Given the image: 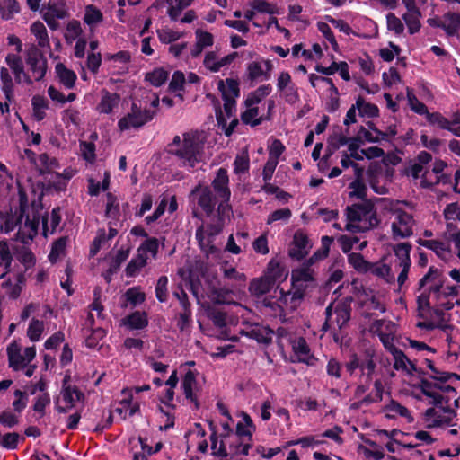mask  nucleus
Segmentation results:
<instances>
[{
	"mask_svg": "<svg viewBox=\"0 0 460 460\" xmlns=\"http://www.w3.org/2000/svg\"><path fill=\"white\" fill-rule=\"evenodd\" d=\"M24 64L18 54L8 53L5 63L8 67L0 68V90L4 97H0V112L3 116L10 115V105L15 102V84L31 85L41 81L48 70V60L44 52L35 45H31L24 53Z\"/></svg>",
	"mask_w": 460,
	"mask_h": 460,
	"instance_id": "nucleus-1",
	"label": "nucleus"
},
{
	"mask_svg": "<svg viewBox=\"0 0 460 460\" xmlns=\"http://www.w3.org/2000/svg\"><path fill=\"white\" fill-rule=\"evenodd\" d=\"M429 385H425V394L429 398L430 407L426 409L421 416L423 424L428 429L449 427L454 425L456 412L453 402H457V392L454 386H447L446 392L437 393Z\"/></svg>",
	"mask_w": 460,
	"mask_h": 460,
	"instance_id": "nucleus-2",
	"label": "nucleus"
},
{
	"mask_svg": "<svg viewBox=\"0 0 460 460\" xmlns=\"http://www.w3.org/2000/svg\"><path fill=\"white\" fill-rule=\"evenodd\" d=\"M345 367L350 376H353L358 369L360 371L358 385L354 393L356 398L361 399V402L365 404L382 401L385 387L381 379H376L374 382L373 390L366 394L369 390L376 367L373 355L366 354L363 357H359L357 354H353L346 363Z\"/></svg>",
	"mask_w": 460,
	"mask_h": 460,
	"instance_id": "nucleus-3",
	"label": "nucleus"
},
{
	"mask_svg": "<svg viewBox=\"0 0 460 460\" xmlns=\"http://www.w3.org/2000/svg\"><path fill=\"white\" fill-rule=\"evenodd\" d=\"M204 143L201 135L198 131H189L180 136H175L172 142L168 145V152L176 156L181 166L192 169L201 162L203 156Z\"/></svg>",
	"mask_w": 460,
	"mask_h": 460,
	"instance_id": "nucleus-4",
	"label": "nucleus"
},
{
	"mask_svg": "<svg viewBox=\"0 0 460 460\" xmlns=\"http://www.w3.org/2000/svg\"><path fill=\"white\" fill-rule=\"evenodd\" d=\"M346 216V229L353 233L366 232L376 227L380 222L374 205L367 200L348 207Z\"/></svg>",
	"mask_w": 460,
	"mask_h": 460,
	"instance_id": "nucleus-5",
	"label": "nucleus"
},
{
	"mask_svg": "<svg viewBox=\"0 0 460 460\" xmlns=\"http://www.w3.org/2000/svg\"><path fill=\"white\" fill-rule=\"evenodd\" d=\"M402 205H408V203L397 201L390 210V236L393 241L412 237L417 226L413 213L403 208Z\"/></svg>",
	"mask_w": 460,
	"mask_h": 460,
	"instance_id": "nucleus-6",
	"label": "nucleus"
},
{
	"mask_svg": "<svg viewBox=\"0 0 460 460\" xmlns=\"http://www.w3.org/2000/svg\"><path fill=\"white\" fill-rule=\"evenodd\" d=\"M417 316L420 320L416 323V327L419 329L432 331L445 328V313L442 309L430 305L429 294L426 291L417 296Z\"/></svg>",
	"mask_w": 460,
	"mask_h": 460,
	"instance_id": "nucleus-7",
	"label": "nucleus"
},
{
	"mask_svg": "<svg viewBox=\"0 0 460 460\" xmlns=\"http://www.w3.org/2000/svg\"><path fill=\"white\" fill-rule=\"evenodd\" d=\"M212 188L217 198V214L221 219L229 218L232 214V207L229 204L231 190L229 188V176L226 168H219L212 181Z\"/></svg>",
	"mask_w": 460,
	"mask_h": 460,
	"instance_id": "nucleus-8",
	"label": "nucleus"
},
{
	"mask_svg": "<svg viewBox=\"0 0 460 460\" xmlns=\"http://www.w3.org/2000/svg\"><path fill=\"white\" fill-rule=\"evenodd\" d=\"M84 398V394L71 383V376L66 373L62 380L60 394L55 402L57 411L67 412L75 406L76 402H83Z\"/></svg>",
	"mask_w": 460,
	"mask_h": 460,
	"instance_id": "nucleus-9",
	"label": "nucleus"
},
{
	"mask_svg": "<svg viewBox=\"0 0 460 460\" xmlns=\"http://www.w3.org/2000/svg\"><path fill=\"white\" fill-rule=\"evenodd\" d=\"M226 218L221 219L217 214V220L211 224H203L196 231V238L201 250L207 256L217 254L218 249L214 244L216 237L222 232Z\"/></svg>",
	"mask_w": 460,
	"mask_h": 460,
	"instance_id": "nucleus-10",
	"label": "nucleus"
},
{
	"mask_svg": "<svg viewBox=\"0 0 460 460\" xmlns=\"http://www.w3.org/2000/svg\"><path fill=\"white\" fill-rule=\"evenodd\" d=\"M423 364L430 371L428 375L431 378V380L421 381L420 388L423 394H425L426 385L431 386L434 392L441 394V392H446L445 388H447V386H453L452 383L457 380V376L456 374L439 369L429 358H425Z\"/></svg>",
	"mask_w": 460,
	"mask_h": 460,
	"instance_id": "nucleus-11",
	"label": "nucleus"
},
{
	"mask_svg": "<svg viewBox=\"0 0 460 460\" xmlns=\"http://www.w3.org/2000/svg\"><path fill=\"white\" fill-rule=\"evenodd\" d=\"M7 357L9 367L13 371H20L35 358L36 349L34 346L27 347L22 352L21 345L13 341L7 346Z\"/></svg>",
	"mask_w": 460,
	"mask_h": 460,
	"instance_id": "nucleus-12",
	"label": "nucleus"
},
{
	"mask_svg": "<svg viewBox=\"0 0 460 460\" xmlns=\"http://www.w3.org/2000/svg\"><path fill=\"white\" fill-rule=\"evenodd\" d=\"M326 320L323 330L327 331L337 327L341 329L350 319V305L346 302H339L333 307L330 305L326 310Z\"/></svg>",
	"mask_w": 460,
	"mask_h": 460,
	"instance_id": "nucleus-13",
	"label": "nucleus"
},
{
	"mask_svg": "<svg viewBox=\"0 0 460 460\" xmlns=\"http://www.w3.org/2000/svg\"><path fill=\"white\" fill-rule=\"evenodd\" d=\"M153 112L149 110H142L136 103H132L130 111L118 121L120 131L132 128H139L153 119Z\"/></svg>",
	"mask_w": 460,
	"mask_h": 460,
	"instance_id": "nucleus-14",
	"label": "nucleus"
},
{
	"mask_svg": "<svg viewBox=\"0 0 460 460\" xmlns=\"http://www.w3.org/2000/svg\"><path fill=\"white\" fill-rule=\"evenodd\" d=\"M190 201L201 208L209 217L215 210L217 198L213 195L209 186L198 184L190 194Z\"/></svg>",
	"mask_w": 460,
	"mask_h": 460,
	"instance_id": "nucleus-15",
	"label": "nucleus"
},
{
	"mask_svg": "<svg viewBox=\"0 0 460 460\" xmlns=\"http://www.w3.org/2000/svg\"><path fill=\"white\" fill-rule=\"evenodd\" d=\"M236 101H224L223 111H216V118L219 127L222 128L226 136L229 137L238 125L235 118Z\"/></svg>",
	"mask_w": 460,
	"mask_h": 460,
	"instance_id": "nucleus-16",
	"label": "nucleus"
},
{
	"mask_svg": "<svg viewBox=\"0 0 460 460\" xmlns=\"http://www.w3.org/2000/svg\"><path fill=\"white\" fill-rule=\"evenodd\" d=\"M197 370L188 369L184 372L181 381V390L188 402L193 403L195 409H199V394L200 386L197 381Z\"/></svg>",
	"mask_w": 460,
	"mask_h": 460,
	"instance_id": "nucleus-17",
	"label": "nucleus"
},
{
	"mask_svg": "<svg viewBox=\"0 0 460 460\" xmlns=\"http://www.w3.org/2000/svg\"><path fill=\"white\" fill-rule=\"evenodd\" d=\"M371 333L377 335L387 350L394 346V335L396 332V325L389 320L378 319L375 320L369 327Z\"/></svg>",
	"mask_w": 460,
	"mask_h": 460,
	"instance_id": "nucleus-18",
	"label": "nucleus"
},
{
	"mask_svg": "<svg viewBox=\"0 0 460 460\" xmlns=\"http://www.w3.org/2000/svg\"><path fill=\"white\" fill-rule=\"evenodd\" d=\"M444 281L443 272L439 269L431 266L429 271L420 279L418 291H421V293L426 291L430 296L431 294L438 293V289L442 288Z\"/></svg>",
	"mask_w": 460,
	"mask_h": 460,
	"instance_id": "nucleus-19",
	"label": "nucleus"
},
{
	"mask_svg": "<svg viewBox=\"0 0 460 460\" xmlns=\"http://www.w3.org/2000/svg\"><path fill=\"white\" fill-rule=\"evenodd\" d=\"M208 317L214 325L220 331L221 337L225 340L237 341V337L231 336L228 330V324L233 323V319L224 310L223 307H210L207 311Z\"/></svg>",
	"mask_w": 460,
	"mask_h": 460,
	"instance_id": "nucleus-20",
	"label": "nucleus"
},
{
	"mask_svg": "<svg viewBox=\"0 0 460 460\" xmlns=\"http://www.w3.org/2000/svg\"><path fill=\"white\" fill-rule=\"evenodd\" d=\"M273 63L270 59H260L247 64L246 75L252 82L267 81L271 77Z\"/></svg>",
	"mask_w": 460,
	"mask_h": 460,
	"instance_id": "nucleus-21",
	"label": "nucleus"
},
{
	"mask_svg": "<svg viewBox=\"0 0 460 460\" xmlns=\"http://www.w3.org/2000/svg\"><path fill=\"white\" fill-rule=\"evenodd\" d=\"M460 296L458 287L443 286L438 293L431 294L430 297L434 301V305L440 309L450 310L457 303V297Z\"/></svg>",
	"mask_w": 460,
	"mask_h": 460,
	"instance_id": "nucleus-22",
	"label": "nucleus"
},
{
	"mask_svg": "<svg viewBox=\"0 0 460 460\" xmlns=\"http://www.w3.org/2000/svg\"><path fill=\"white\" fill-rule=\"evenodd\" d=\"M66 14L64 0H49L48 5L42 10V18L52 30L58 28L57 21L64 19Z\"/></svg>",
	"mask_w": 460,
	"mask_h": 460,
	"instance_id": "nucleus-23",
	"label": "nucleus"
},
{
	"mask_svg": "<svg viewBox=\"0 0 460 460\" xmlns=\"http://www.w3.org/2000/svg\"><path fill=\"white\" fill-rule=\"evenodd\" d=\"M447 223V234L448 236H456L460 243V203L453 202L446 206L443 211Z\"/></svg>",
	"mask_w": 460,
	"mask_h": 460,
	"instance_id": "nucleus-24",
	"label": "nucleus"
},
{
	"mask_svg": "<svg viewBox=\"0 0 460 460\" xmlns=\"http://www.w3.org/2000/svg\"><path fill=\"white\" fill-rule=\"evenodd\" d=\"M206 430L200 423H194L193 426L185 433L184 438L187 444V449L196 447L200 453L208 451V444L206 439Z\"/></svg>",
	"mask_w": 460,
	"mask_h": 460,
	"instance_id": "nucleus-25",
	"label": "nucleus"
},
{
	"mask_svg": "<svg viewBox=\"0 0 460 460\" xmlns=\"http://www.w3.org/2000/svg\"><path fill=\"white\" fill-rule=\"evenodd\" d=\"M387 351L393 356V367L396 371H399L402 375L408 376H413L418 372L416 364L409 359L402 349L394 346L387 349Z\"/></svg>",
	"mask_w": 460,
	"mask_h": 460,
	"instance_id": "nucleus-26",
	"label": "nucleus"
},
{
	"mask_svg": "<svg viewBox=\"0 0 460 460\" xmlns=\"http://www.w3.org/2000/svg\"><path fill=\"white\" fill-rule=\"evenodd\" d=\"M237 58V52H232L220 58L217 52L208 51L205 54L203 66L211 73H217L223 67L230 66Z\"/></svg>",
	"mask_w": 460,
	"mask_h": 460,
	"instance_id": "nucleus-27",
	"label": "nucleus"
},
{
	"mask_svg": "<svg viewBox=\"0 0 460 460\" xmlns=\"http://www.w3.org/2000/svg\"><path fill=\"white\" fill-rule=\"evenodd\" d=\"M120 102L121 97L119 93L102 89L95 110L99 114L111 115L119 109Z\"/></svg>",
	"mask_w": 460,
	"mask_h": 460,
	"instance_id": "nucleus-28",
	"label": "nucleus"
},
{
	"mask_svg": "<svg viewBox=\"0 0 460 460\" xmlns=\"http://www.w3.org/2000/svg\"><path fill=\"white\" fill-rule=\"evenodd\" d=\"M122 399L119 402L115 411L122 418L131 417L140 411L138 401L132 398V390L123 389L121 391Z\"/></svg>",
	"mask_w": 460,
	"mask_h": 460,
	"instance_id": "nucleus-29",
	"label": "nucleus"
},
{
	"mask_svg": "<svg viewBox=\"0 0 460 460\" xmlns=\"http://www.w3.org/2000/svg\"><path fill=\"white\" fill-rule=\"evenodd\" d=\"M311 248L307 235L302 231H296L289 249V255L298 261L304 259Z\"/></svg>",
	"mask_w": 460,
	"mask_h": 460,
	"instance_id": "nucleus-30",
	"label": "nucleus"
},
{
	"mask_svg": "<svg viewBox=\"0 0 460 460\" xmlns=\"http://www.w3.org/2000/svg\"><path fill=\"white\" fill-rule=\"evenodd\" d=\"M292 349L296 360L308 366H314L316 358L311 353L310 348L305 338L300 337L292 341Z\"/></svg>",
	"mask_w": 460,
	"mask_h": 460,
	"instance_id": "nucleus-31",
	"label": "nucleus"
},
{
	"mask_svg": "<svg viewBox=\"0 0 460 460\" xmlns=\"http://www.w3.org/2000/svg\"><path fill=\"white\" fill-rule=\"evenodd\" d=\"M239 333L254 339L260 343L268 344L272 340L273 331L267 326L254 323L246 329H240Z\"/></svg>",
	"mask_w": 460,
	"mask_h": 460,
	"instance_id": "nucleus-32",
	"label": "nucleus"
},
{
	"mask_svg": "<svg viewBox=\"0 0 460 460\" xmlns=\"http://www.w3.org/2000/svg\"><path fill=\"white\" fill-rule=\"evenodd\" d=\"M393 172L385 168V170H376L370 175L369 183L375 192L385 194L387 192V184L392 181Z\"/></svg>",
	"mask_w": 460,
	"mask_h": 460,
	"instance_id": "nucleus-33",
	"label": "nucleus"
},
{
	"mask_svg": "<svg viewBox=\"0 0 460 460\" xmlns=\"http://www.w3.org/2000/svg\"><path fill=\"white\" fill-rule=\"evenodd\" d=\"M309 82L318 92H326L331 99H336L339 95L338 88L331 78L317 75L315 74H310Z\"/></svg>",
	"mask_w": 460,
	"mask_h": 460,
	"instance_id": "nucleus-34",
	"label": "nucleus"
},
{
	"mask_svg": "<svg viewBox=\"0 0 460 460\" xmlns=\"http://www.w3.org/2000/svg\"><path fill=\"white\" fill-rule=\"evenodd\" d=\"M385 417L388 419H402L406 423H411L414 418L411 411L398 402L392 400L384 409Z\"/></svg>",
	"mask_w": 460,
	"mask_h": 460,
	"instance_id": "nucleus-35",
	"label": "nucleus"
},
{
	"mask_svg": "<svg viewBox=\"0 0 460 460\" xmlns=\"http://www.w3.org/2000/svg\"><path fill=\"white\" fill-rule=\"evenodd\" d=\"M30 32L34 37L38 49L42 51L45 49L50 50V40L46 26L43 22L36 21L30 26Z\"/></svg>",
	"mask_w": 460,
	"mask_h": 460,
	"instance_id": "nucleus-36",
	"label": "nucleus"
},
{
	"mask_svg": "<svg viewBox=\"0 0 460 460\" xmlns=\"http://www.w3.org/2000/svg\"><path fill=\"white\" fill-rule=\"evenodd\" d=\"M240 416L242 417V420L237 423L234 437L240 438L252 443V435L256 430V426L250 415L246 412H241Z\"/></svg>",
	"mask_w": 460,
	"mask_h": 460,
	"instance_id": "nucleus-37",
	"label": "nucleus"
},
{
	"mask_svg": "<svg viewBox=\"0 0 460 460\" xmlns=\"http://www.w3.org/2000/svg\"><path fill=\"white\" fill-rule=\"evenodd\" d=\"M55 73L66 89L71 90L75 87L77 75L72 69L67 68L63 63H58L55 66Z\"/></svg>",
	"mask_w": 460,
	"mask_h": 460,
	"instance_id": "nucleus-38",
	"label": "nucleus"
},
{
	"mask_svg": "<svg viewBox=\"0 0 460 460\" xmlns=\"http://www.w3.org/2000/svg\"><path fill=\"white\" fill-rule=\"evenodd\" d=\"M392 250L396 258V266L411 265L410 257L412 245L409 242H399L392 246Z\"/></svg>",
	"mask_w": 460,
	"mask_h": 460,
	"instance_id": "nucleus-39",
	"label": "nucleus"
},
{
	"mask_svg": "<svg viewBox=\"0 0 460 460\" xmlns=\"http://www.w3.org/2000/svg\"><path fill=\"white\" fill-rule=\"evenodd\" d=\"M218 89L224 101H236L240 93L238 82L232 78H227L226 81L220 80Z\"/></svg>",
	"mask_w": 460,
	"mask_h": 460,
	"instance_id": "nucleus-40",
	"label": "nucleus"
},
{
	"mask_svg": "<svg viewBox=\"0 0 460 460\" xmlns=\"http://www.w3.org/2000/svg\"><path fill=\"white\" fill-rule=\"evenodd\" d=\"M39 221L31 220L29 217H26L23 226H21L18 230V239L24 244L32 241L38 233Z\"/></svg>",
	"mask_w": 460,
	"mask_h": 460,
	"instance_id": "nucleus-41",
	"label": "nucleus"
},
{
	"mask_svg": "<svg viewBox=\"0 0 460 460\" xmlns=\"http://www.w3.org/2000/svg\"><path fill=\"white\" fill-rule=\"evenodd\" d=\"M123 324L129 330H142L148 324L147 314L145 312L135 311L123 319Z\"/></svg>",
	"mask_w": 460,
	"mask_h": 460,
	"instance_id": "nucleus-42",
	"label": "nucleus"
},
{
	"mask_svg": "<svg viewBox=\"0 0 460 460\" xmlns=\"http://www.w3.org/2000/svg\"><path fill=\"white\" fill-rule=\"evenodd\" d=\"M442 30L448 36H454L460 31V14L447 12L443 14Z\"/></svg>",
	"mask_w": 460,
	"mask_h": 460,
	"instance_id": "nucleus-43",
	"label": "nucleus"
},
{
	"mask_svg": "<svg viewBox=\"0 0 460 460\" xmlns=\"http://www.w3.org/2000/svg\"><path fill=\"white\" fill-rule=\"evenodd\" d=\"M103 21V13L93 4H88L84 8V22L91 31H93Z\"/></svg>",
	"mask_w": 460,
	"mask_h": 460,
	"instance_id": "nucleus-44",
	"label": "nucleus"
},
{
	"mask_svg": "<svg viewBox=\"0 0 460 460\" xmlns=\"http://www.w3.org/2000/svg\"><path fill=\"white\" fill-rule=\"evenodd\" d=\"M101 293H102V291L100 288H94L93 301L89 305V309L91 312L88 314L87 318H86V324H88L90 326H93L94 323V316L92 313L93 311L96 312L98 319H104V314H103L104 307L101 302Z\"/></svg>",
	"mask_w": 460,
	"mask_h": 460,
	"instance_id": "nucleus-45",
	"label": "nucleus"
},
{
	"mask_svg": "<svg viewBox=\"0 0 460 460\" xmlns=\"http://www.w3.org/2000/svg\"><path fill=\"white\" fill-rule=\"evenodd\" d=\"M120 205L117 196L111 192L106 193L105 217L113 221H119Z\"/></svg>",
	"mask_w": 460,
	"mask_h": 460,
	"instance_id": "nucleus-46",
	"label": "nucleus"
},
{
	"mask_svg": "<svg viewBox=\"0 0 460 460\" xmlns=\"http://www.w3.org/2000/svg\"><path fill=\"white\" fill-rule=\"evenodd\" d=\"M31 106L34 119L43 120L46 118V111L49 107L48 99L42 95H35L31 99Z\"/></svg>",
	"mask_w": 460,
	"mask_h": 460,
	"instance_id": "nucleus-47",
	"label": "nucleus"
},
{
	"mask_svg": "<svg viewBox=\"0 0 460 460\" xmlns=\"http://www.w3.org/2000/svg\"><path fill=\"white\" fill-rule=\"evenodd\" d=\"M170 4L167 14L171 21L178 22L184 9L190 6L194 0H167Z\"/></svg>",
	"mask_w": 460,
	"mask_h": 460,
	"instance_id": "nucleus-48",
	"label": "nucleus"
},
{
	"mask_svg": "<svg viewBox=\"0 0 460 460\" xmlns=\"http://www.w3.org/2000/svg\"><path fill=\"white\" fill-rule=\"evenodd\" d=\"M13 256L6 241H0V279L10 270Z\"/></svg>",
	"mask_w": 460,
	"mask_h": 460,
	"instance_id": "nucleus-49",
	"label": "nucleus"
},
{
	"mask_svg": "<svg viewBox=\"0 0 460 460\" xmlns=\"http://www.w3.org/2000/svg\"><path fill=\"white\" fill-rule=\"evenodd\" d=\"M274 286L271 280L263 275L252 280L249 290L252 295L260 296L268 293Z\"/></svg>",
	"mask_w": 460,
	"mask_h": 460,
	"instance_id": "nucleus-50",
	"label": "nucleus"
},
{
	"mask_svg": "<svg viewBox=\"0 0 460 460\" xmlns=\"http://www.w3.org/2000/svg\"><path fill=\"white\" fill-rule=\"evenodd\" d=\"M61 221L60 208H53L51 213L42 219L43 233L45 235L53 234Z\"/></svg>",
	"mask_w": 460,
	"mask_h": 460,
	"instance_id": "nucleus-51",
	"label": "nucleus"
},
{
	"mask_svg": "<svg viewBox=\"0 0 460 460\" xmlns=\"http://www.w3.org/2000/svg\"><path fill=\"white\" fill-rule=\"evenodd\" d=\"M14 256L24 266L25 270L33 268L36 263L34 253L25 246L16 248Z\"/></svg>",
	"mask_w": 460,
	"mask_h": 460,
	"instance_id": "nucleus-52",
	"label": "nucleus"
},
{
	"mask_svg": "<svg viewBox=\"0 0 460 460\" xmlns=\"http://www.w3.org/2000/svg\"><path fill=\"white\" fill-rule=\"evenodd\" d=\"M264 276L271 280V282L275 285L276 282L284 279L287 275L285 274L284 269L280 263L275 260H271L268 263Z\"/></svg>",
	"mask_w": 460,
	"mask_h": 460,
	"instance_id": "nucleus-53",
	"label": "nucleus"
},
{
	"mask_svg": "<svg viewBox=\"0 0 460 460\" xmlns=\"http://www.w3.org/2000/svg\"><path fill=\"white\" fill-rule=\"evenodd\" d=\"M272 91L270 84L259 86L255 91L249 93L245 100V105H257Z\"/></svg>",
	"mask_w": 460,
	"mask_h": 460,
	"instance_id": "nucleus-54",
	"label": "nucleus"
},
{
	"mask_svg": "<svg viewBox=\"0 0 460 460\" xmlns=\"http://www.w3.org/2000/svg\"><path fill=\"white\" fill-rule=\"evenodd\" d=\"M355 105L361 117L376 118L379 114L377 106L373 103L367 102L361 96L357 98Z\"/></svg>",
	"mask_w": 460,
	"mask_h": 460,
	"instance_id": "nucleus-55",
	"label": "nucleus"
},
{
	"mask_svg": "<svg viewBox=\"0 0 460 460\" xmlns=\"http://www.w3.org/2000/svg\"><path fill=\"white\" fill-rule=\"evenodd\" d=\"M20 13V4L17 0H1L0 14L4 20H11L13 16Z\"/></svg>",
	"mask_w": 460,
	"mask_h": 460,
	"instance_id": "nucleus-56",
	"label": "nucleus"
},
{
	"mask_svg": "<svg viewBox=\"0 0 460 460\" xmlns=\"http://www.w3.org/2000/svg\"><path fill=\"white\" fill-rule=\"evenodd\" d=\"M24 437L20 436L17 432H7L2 434L0 432V447L7 450H14L20 442L24 441Z\"/></svg>",
	"mask_w": 460,
	"mask_h": 460,
	"instance_id": "nucleus-57",
	"label": "nucleus"
},
{
	"mask_svg": "<svg viewBox=\"0 0 460 460\" xmlns=\"http://www.w3.org/2000/svg\"><path fill=\"white\" fill-rule=\"evenodd\" d=\"M67 242V237H60L52 243L51 250L49 254V260L51 263H56L62 256L65 255Z\"/></svg>",
	"mask_w": 460,
	"mask_h": 460,
	"instance_id": "nucleus-58",
	"label": "nucleus"
},
{
	"mask_svg": "<svg viewBox=\"0 0 460 460\" xmlns=\"http://www.w3.org/2000/svg\"><path fill=\"white\" fill-rule=\"evenodd\" d=\"M368 272L383 279L386 282H391L394 279L391 267L382 262L371 263Z\"/></svg>",
	"mask_w": 460,
	"mask_h": 460,
	"instance_id": "nucleus-59",
	"label": "nucleus"
},
{
	"mask_svg": "<svg viewBox=\"0 0 460 460\" xmlns=\"http://www.w3.org/2000/svg\"><path fill=\"white\" fill-rule=\"evenodd\" d=\"M252 443L240 438H231L229 448L234 455L248 456Z\"/></svg>",
	"mask_w": 460,
	"mask_h": 460,
	"instance_id": "nucleus-60",
	"label": "nucleus"
},
{
	"mask_svg": "<svg viewBox=\"0 0 460 460\" xmlns=\"http://www.w3.org/2000/svg\"><path fill=\"white\" fill-rule=\"evenodd\" d=\"M246 111L241 115L242 121L252 127L260 125L262 122V119L259 116L258 107L256 105H246Z\"/></svg>",
	"mask_w": 460,
	"mask_h": 460,
	"instance_id": "nucleus-61",
	"label": "nucleus"
},
{
	"mask_svg": "<svg viewBox=\"0 0 460 460\" xmlns=\"http://www.w3.org/2000/svg\"><path fill=\"white\" fill-rule=\"evenodd\" d=\"M147 257L145 254L138 253L137 256L131 259L126 267L125 272L128 277L137 275L139 270L146 266Z\"/></svg>",
	"mask_w": 460,
	"mask_h": 460,
	"instance_id": "nucleus-62",
	"label": "nucleus"
},
{
	"mask_svg": "<svg viewBox=\"0 0 460 460\" xmlns=\"http://www.w3.org/2000/svg\"><path fill=\"white\" fill-rule=\"evenodd\" d=\"M156 34L159 40L164 44H172L183 37L182 32L173 31L167 27L156 30Z\"/></svg>",
	"mask_w": 460,
	"mask_h": 460,
	"instance_id": "nucleus-63",
	"label": "nucleus"
},
{
	"mask_svg": "<svg viewBox=\"0 0 460 460\" xmlns=\"http://www.w3.org/2000/svg\"><path fill=\"white\" fill-rule=\"evenodd\" d=\"M348 261L358 272H368L370 262L367 261L363 255L357 252H352L348 257Z\"/></svg>",
	"mask_w": 460,
	"mask_h": 460,
	"instance_id": "nucleus-64",
	"label": "nucleus"
}]
</instances>
